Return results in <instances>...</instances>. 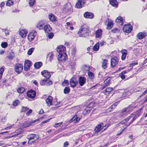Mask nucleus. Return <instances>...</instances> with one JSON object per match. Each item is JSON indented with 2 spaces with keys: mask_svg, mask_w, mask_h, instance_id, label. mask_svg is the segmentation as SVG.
Returning a JSON list of instances; mask_svg holds the SVG:
<instances>
[{
  "mask_svg": "<svg viewBox=\"0 0 147 147\" xmlns=\"http://www.w3.org/2000/svg\"><path fill=\"white\" fill-rule=\"evenodd\" d=\"M105 82L106 85H108L109 84V80L108 79H107L106 80H105Z\"/></svg>",
  "mask_w": 147,
  "mask_h": 147,
  "instance_id": "13d9d810",
  "label": "nucleus"
},
{
  "mask_svg": "<svg viewBox=\"0 0 147 147\" xmlns=\"http://www.w3.org/2000/svg\"><path fill=\"white\" fill-rule=\"evenodd\" d=\"M36 120H35L34 121L30 122L29 123H24L23 124V127H30L32 124H33L35 122Z\"/></svg>",
  "mask_w": 147,
  "mask_h": 147,
  "instance_id": "c756f323",
  "label": "nucleus"
},
{
  "mask_svg": "<svg viewBox=\"0 0 147 147\" xmlns=\"http://www.w3.org/2000/svg\"><path fill=\"white\" fill-rule=\"evenodd\" d=\"M69 53L71 54V55L74 56L76 53V50L75 48H73L69 51Z\"/></svg>",
  "mask_w": 147,
  "mask_h": 147,
  "instance_id": "4c0bfd02",
  "label": "nucleus"
},
{
  "mask_svg": "<svg viewBox=\"0 0 147 147\" xmlns=\"http://www.w3.org/2000/svg\"><path fill=\"white\" fill-rule=\"evenodd\" d=\"M1 45L2 48H5L7 47L8 44L6 42H4L1 43Z\"/></svg>",
  "mask_w": 147,
  "mask_h": 147,
  "instance_id": "37998d69",
  "label": "nucleus"
},
{
  "mask_svg": "<svg viewBox=\"0 0 147 147\" xmlns=\"http://www.w3.org/2000/svg\"><path fill=\"white\" fill-rule=\"evenodd\" d=\"M5 32H6V29H3L2 30V34L3 36H4L5 35Z\"/></svg>",
  "mask_w": 147,
  "mask_h": 147,
  "instance_id": "bf43d9fd",
  "label": "nucleus"
},
{
  "mask_svg": "<svg viewBox=\"0 0 147 147\" xmlns=\"http://www.w3.org/2000/svg\"><path fill=\"white\" fill-rule=\"evenodd\" d=\"M142 113L141 109H140L136 112L134 113H133L131 114V115H133L131 118H132V120L129 122L128 125H125L126 126L125 128L124 129L122 130V131H123L127 127L129 126L134 121L136 120Z\"/></svg>",
  "mask_w": 147,
  "mask_h": 147,
  "instance_id": "7ed1b4c3",
  "label": "nucleus"
},
{
  "mask_svg": "<svg viewBox=\"0 0 147 147\" xmlns=\"http://www.w3.org/2000/svg\"><path fill=\"white\" fill-rule=\"evenodd\" d=\"M42 64L41 62H38L34 64V67L36 68H38L42 66Z\"/></svg>",
  "mask_w": 147,
  "mask_h": 147,
  "instance_id": "473e14b6",
  "label": "nucleus"
},
{
  "mask_svg": "<svg viewBox=\"0 0 147 147\" xmlns=\"http://www.w3.org/2000/svg\"><path fill=\"white\" fill-rule=\"evenodd\" d=\"M25 90V89L22 87H20L17 90L18 92L19 93H22Z\"/></svg>",
  "mask_w": 147,
  "mask_h": 147,
  "instance_id": "c9c22d12",
  "label": "nucleus"
},
{
  "mask_svg": "<svg viewBox=\"0 0 147 147\" xmlns=\"http://www.w3.org/2000/svg\"><path fill=\"white\" fill-rule=\"evenodd\" d=\"M28 109V108L26 107H22L21 112H25L26 111H27Z\"/></svg>",
  "mask_w": 147,
  "mask_h": 147,
  "instance_id": "5fc2aeb1",
  "label": "nucleus"
},
{
  "mask_svg": "<svg viewBox=\"0 0 147 147\" xmlns=\"http://www.w3.org/2000/svg\"><path fill=\"white\" fill-rule=\"evenodd\" d=\"M27 31L25 29H23L20 31V36L22 38H24L26 36Z\"/></svg>",
  "mask_w": 147,
  "mask_h": 147,
  "instance_id": "4be33fe9",
  "label": "nucleus"
},
{
  "mask_svg": "<svg viewBox=\"0 0 147 147\" xmlns=\"http://www.w3.org/2000/svg\"><path fill=\"white\" fill-rule=\"evenodd\" d=\"M131 26L129 24L125 25L123 28V30L125 32L129 33L132 30Z\"/></svg>",
  "mask_w": 147,
  "mask_h": 147,
  "instance_id": "f8f14e48",
  "label": "nucleus"
},
{
  "mask_svg": "<svg viewBox=\"0 0 147 147\" xmlns=\"http://www.w3.org/2000/svg\"><path fill=\"white\" fill-rule=\"evenodd\" d=\"M109 2L113 6L117 7L118 3L116 0H110Z\"/></svg>",
  "mask_w": 147,
  "mask_h": 147,
  "instance_id": "cd10ccee",
  "label": "nucleus"
},
{
  "mask_svg": "<svg viewBox=\"0 0 147 147\" xmlns=\"http://www.w3.org/2000/svg\"><path fill=\"white\" fill-rule=\"evenodd\" d=\"M69 84V81L67 80H65L62 83V85L64 86H67Z\"/></svg>",
  "mask_w": 147,
  "mask_h": 147,
  "instance_id": "49530a36",
  "label": "nucleus"
},
{
  "mask_svg": "<svg viewBox=\"0 0 147 147\" xmlns=\"http://www.w3.org/2000/svg\"><path fill=\"white\" fill-rule=\"evenodd\" d=\"M80 37H85L89 35V30L87 28L82 26L78 32Z\"/></svg>",
  "mask_w": 147,
  "mask_h": 147,
  "instance_id": "f03ea898",
  "label": "nucleus"
},
{
  "mask_svg": "<svg viewBox=\"0 0 147 147\" xmlns=\"http://www.w3.org/2000/svg\"><path fill=\"white\" fill-rule=\"evenodd\" d=\"M34 49L33 48H32L29 49L27 53V54L29 55H30L32 54V53L33 52L34 50Z\"/></svg>",
  "mask_w": 147,
  "mask_h": 147,
  "instance_id": "8fccbe9b",
  "label": "nucleus"
},
{
  "mask_svg": "<svg viewBox=\"0 0 147 147\" xmlns=\"http://www.w3.org/2000/svg\"><path fill=\"white\" fill-rule=\"evenodd\" d=\"M132 115H131L130 116L124 119V121L126 123L131 118Z\"/></svg>",
  "mask_w": 147,
  "mask_h": 147,
  "instance_id": "864d4df0",
  "label": "nucleus"
},
{
  "mask_svg": "<svg viewBox=\"0 0 147 147\" xmlns=\"http://www.w3.org/2000/svg\"><path fill=\"white\" fill-rule=\"evenodd\" d=\"M29 4L30 6H33L35 1V0H29Z\"/></svg>",
  "mask_w": 147,
  "mask_h": 147,
  "instance_id": "3c124183",
  "label": "nucleus"
},
{
  "mask_svg": "<svg viewBox=\"0 0 147 147\" xmlns=\"http://www.w3.org/2000/svg\"><path fill=\"white\" fill-rule=\"evenodd\" d=\"M44 113V111L42 109H41L39 112V114H42Z\"/></svg>",
  "mask_w": 147,
  "mask_h": 147,
  "instance_id": "774afa93",
  "label": "nucleus"
},
{
  "mask_svg": "<svg viewBox=\"0 0 147 147\" xmlns=\"http://www.w3.org/2000/svg\"><path fill=\"white\" fill-rule=\"evenodd\" d=\"M9 31L8 30H7L6 29V32H5V36H7L9 34Z\"/></svg>",
  "mask_w": 147,
  "mask_h": 147,
  "instance_id": "338daca9",
  "label": "nucleus"
},
{
  "mask_svg": "<svg viewBox=\"0 0 147 147\" xmlns=\"http://www.w3.org/2000/svg\"><path fill=\"white\" fill-rule=\"evenodd\" d=\"M80 118V117H78L77 115H75L73 117L70 119V121L71 122H74L75 123H76L79 121Z\"/></svg>",
  "mask_w": 147,
  "mask_h": 147,
  "instance_id": "412c9836",
  "label": "nucleus"
},
{
  "mask_svg": "<svg viewBox=\"0 0 147 147\" xmlns=\"http://www.w3.org/2000/svg\"><path fill=\"white\" fill-rule=\"evenodd\" d=\"M36 32L35 31H33L28 35V39L29 41H31L34 39L36 35Z\"/></svg>",
  "mask_w": 147,
  "mask_h": 147,
  "instance_id": "ddd939ff",
  "label": "nucleus"
},
{
  "mask_svg": "<svg viewBox=\"0 0 147 147\" xmlns=\"http://www.w3.org/2000/svg\"><path fill=\"white\" fill-rule=\"evenodd\" d=\"M99 43H97L93 47V50L94 51H98L99 49Z\"/></svg>",
  "mask_w": 147,
  "mask_h": 147,
  "instance_id": "72a5a7b5",
  "label": "nucleus"
},
{
  "mask_svg": "<svg viewBox=\"0 0 147 147\" xmlns=\"http://www.w3.org/2000/svg\"><path fill=\"white\" fill-rule=\"evenodd\" d=\"M113 24L112 21H109L107 25V28L109 29H110L113 27Z\"/></svg>",
  "mask_w": 147,
  "mask_h": 147,
  "instance_id": "e433bc0d",
  "label": "nucleus"
},
{
  "mask_svg": "<svg viewBox=\"0 0 147 147\" xmlns=\"http://www.w3.org/2000/svg\"><path fill=\"white\" fill-rule=\"evenodd\" d=\"M128 71H129V70H127V71H124L122 72V73H121V74L124 75V74H125L126 73H127V72Z\"/></svg>",
  "mask_w": 147,
  "mask_h": 147,
  "instance_id": "0e129e2a",
  "label": "nucleus"
},
{
  "mask_svg": "<svg viewBox=\"0 0 147 147\" xmlns=\"http://www.w3.org/2000/svg\"><path fill=\"white\" fill-rule=\"evenodd\" d=\"M88 75L89 77L91 79H92L94 77L93 74L91 72L89 71L88 72Z\"/></svg>",
  "mask_w": 147,
  "mask_h": 147,
  "instance_id": "c03bdc74",
  "label": "nucleus"
},
{
  "mask_svg": "<svg viewBox=\"0 0 147 147\" xmlns=\"http://www.w3.org/2000/svg\"><path fill=\"white\" fill-rule=\"evenodd\" d=\"M122 53V56H121V59L123 60L125 59L127 53V51L125 49H124L121 51Z\"/></svg>",
  "mask_w": 147,
  "mask_h": 147,
  "instance_id": "393cba45",
  "label": "nucleus"
},
{
  "mask_svg": "<svg viewBox=\"0 0 147 147\" xmlns=\"http://www.w3.org/2000/svg\"><path fill=\"white\" fill-rule=\"evenodd\" d=\"M86 1L84 0H78L75 5V7L78 8H82L86 3Z\"/></svg>",
  "mask_w": 147,
  "mask_h": 147,
  "instance_id": "6e6552de",
  "label": "nucleus"
},
{
  "mask_svg": "<svg viewBox=\"0 0 147 147\" xmlns=\"http://www.w3.org/2000/svg\"><path fill=\"white\" fill-rule=\"evenodd\" d=\"M57 51L59 53L58 60L59 61L65 60L67 58L66 48L63 45H60L57 48Z\"/></svg>",
  "mask_w": 147,
  "mask_h": 147,
  "instance_id": "f257e3e1",
  "label": "nucleus"
},
{
  "mask_svg": "<svg viewBox=\"0 0 147 147\" xmlns=\"http://www.w3.org/2000/svg\"><path fill=\"white\" fill-rule=\"evenodd\" d=\"M70 82L71 86L74 88L78 84V82L76 78L73 77L70 80Z\"/></svg>",
  "mask_w": 147,
  "mask_h": 147,
  "instance_id": "2eb2a0df",
  "label": "nucleus"
},
{
  "mask_svg": "<svg viewBox=\"0 0 147 147\" xmlns=\"http://www.w3.org/2000/svg\"><path fill=\"white\" fill-rule=\"evenodd\" d=\"M49 18L51 21H55L56 20V17L53 14H49Z\"/></svg>",
  "mask_w": 147,
  "mask_h": 147,
  "instance_id": "a878e982",
  "label": "nucleus"
},
{
  "mask_svg": "<svg viewBox=\"0 0 147 147\" xmlns=\"http://www.w3.org/2000/svg\"><path fill=\"white\" fill-rule=\"evenodd\" d=\"M36 94V92L32 90H30L27 92V95L28 97L32 98H33L35 97Z\"/></svg>",
  "mask_w": 147,
  "mask_h": 147,
  "instance_id": "4468645a",
  "label": "nucleus"
},
{
  "mask_svg": "<svg viewBox=\"0 0 147 147\" xmlns=\"http://www.w3.org/2000/svg\"><path fill=\"white\" fill-rule=\"evenodd\" d=\"M4 71V68L1 67L0 68V79L1 78L3 75V73Z\"/></svg>",
  "mask_w": 147,
  "mask_h": 147,
  "instance_id": "a18cd8bd",
  "label": "nucleus"
},
{
  "mask_svg": "<svg viewBox=\"0 0 147 147\" xmlns=\"http://www.w3.org/2000/svg\"><path fill=\"white\" fill-rule=\"evenodd\" d=\"M52 97L50 96H49L48 98L46 100V103L47 106H50L51 105H53L52 104L53 102Z\"/></svg>",
  "mask_w": 147,
  "mask_h": 147,
  "instance_id": "6ab92c4d",
  "label": "nucleus"
},
{
  "mask_svg": "<svg viewBox=\"0 0 147 147\" xmlns=\"http://www.w3.org/2000/svg\"><path fill=\"white\" fill-rule=\"evenodd\" d=\"M27 138L29 140L28 143L30 144L32 143H34L39 138L38 136L34 134H31L27 136Z\"/></svg>",
  "mask_w": 147,
  "mask_h": 147,
  "instance_id": "20e7f679",
  "label": "nucleus"
},
{
  "mask_svg": "<svg viewBox=\"0 0 147 147\" xmlns=\"http://www.w3.org/2000/svg\"><path fill=\"white\" fill-rule=\"evenodd\" d=\"M47 36L50 39H52L54 36V34L52 32L47 33Z\"/></svg>",
  "mask_w": 147,
  "mask_h": 147,
  "instance_id": "09e8293b",
  "label": "nucleus"
},
{
  "mask_svg": "<svg viewBox=\"0 0 147 147\" xmlns=\"http://www.w3.org/2000/svg\"><path fill=\"white\" fill-rule=\"evenodd\" d=\"M31 62L28 60H26L25 61L24 64V69L26 71H27L29 69L31 65Z\"/></svg>",
  "mask_w": 147,
  "mask_h": 147,
  "instance_id": "9d476101",
  "label": "nucleus"
},
{
  "mask_svg": "<svg viewBox=\"0 0 147 147\" xmlns=\"http://www.w3.org/2000/svg\"><path fill=\"white\" fill-rule=\"evenodd\" d=\"M32 112V110L31 109H30L29 110L28 112L26 113V115L28 116Z\"/></svg>",
  "mask_w": 147,
  "mask_h": 147,
  "instance_id": "4d7b16f0",
  "label": "nucleus"
},
{
  "mask_svg": "<svg viewBox=\"0 0 147 147\" xmlns=\"http://www.w3.org/2000/svg\"><path fill=\"white\" fill-rule=\"evenodd\" d=\"M115 21L116 22L118 23L121 26L122 25L123 23V19L121 17H118L116 19Z\"/></svg>",
  "mask_w": 147,
  "mask_h": 147,
  "instance_id": "5701e85b",
  "label": "nucleus"
},
{
  "mask_svg": "<svg viewBox=\"0 0 147 147\" xmlns=\"http://www.w3.org/2000/svg\"><path fill=\"white\" fill-rule=\"evenodd\" d=\"M14 57L15 55L14 52L12 51L11 50L9 53L8 58L10 59H12Z\"/></svg>",
  "mask_w": 147,
  "mask_h": 147,
  "instance_id": "7c9ffc66",
  "label": "nucleus"
},
{
  "mask_svg": "<svg viewBox=\"0 0 147 147\" xmlns=\"http://www.w3.org/2000/svg\"><path fill=\"white\" fill-rule=\"evenodd\" d=\"M76 62L74 59H71L70 62V65L72 67H74L76 65Z\"/></svg>",
  "mask_w": 147,
  "mask_h": 147,
  "instance_id": "a19ab883",
  "label": "nucleus"
},
{
  "mask_svg": "<svg viewBox=\"0 0 147 147\" xmlns=\"http://www.w3.org/2000/svg\"><path fill=\"white\" fill-rule=\"evenodd\" d=\"M113 89L111 87H109L107 88L104 91V93L105 94H108L109 93L111 92V91L113 90Z\"/></svg>",
  "mask_w": 147,
  "mask_h": 147,
  "instance_id": "2f4dec72",
  "label": "nucleus"
},
{
  "mask_svg": "<svg viewBox=\"0 0 147 147\" xmlns=\"http://www.w3.org/2000/svg\"><path fill=\"white\" fill-rule=\"evenodd\" d=\"M102 30L100 29L97 30L95 33V36L96 38H99L102 35Z\"/></svg>",
  "mask_w": 147,
  "mask_h": 147,
  "instance_id": "b1692460",
  "label": "nucleus"
},
{
  "mask_svg": "<svg viewBox=\"0 0 147 147\" xmlns=\"http://www.w3.org/2000/svg\"><path fill=\"white\" fill-rule=\"evenodd\" d=\"M44 26V25L42 23L40 22L38 24L37 27L39 28L40 27H43Z\"/></svg>",
  "mask_w": 147,
  "mask_h": 147,
  "instance_id": "603ef678",
  "label": "nucleus"
},
{
  "mask_svg": "<svg viewBox=\"0 0 147 147\" xmlns=\"http://www.w3.org/2000/svg\"><path fill=\"white\" fill-rule=\"evenodd\" d=\"M14 68L16 72L18 74H20L22 71L23 66L21 63H16L15 65Z\"/></svg>",
  "mask_w": 147,
  "mask_h": 147,
  "instance_id": "423d86ee",
  "label": "nucleus"
},
{
  "mask_svg": "<svg viewBox=\"0 0 147 147\" xmlns=\"http://www.w3.org/2000/svg\"><path fill=\"white\" fill-rule=\"evenodd\" d=\"M20 104V101L18 100H16L13 102V105L14 106H16Z\"/></svg>",
  "mask_w": 147,
  "mask_h": 147,
  "instance_id": "ea45409f",
  "label": "nucleus"
},
{
  "mask_svg": "<svg viewBox=\"0 0 147 147\" xmlns=\"http://www.w3.org/2000/svg\"><path fill=\"white\" fill-rule=\"evenodd\" d=\"M147 36V32H140L137 35V36L138 38L139 39H142L144 38Z\"/></svg>",
  "mask_w": 147,
  "mask_h": 147,
  "instance_id": "a211bd4d",
  "label": "nucleus"
},
{
  "mask_svg": "<svg viewBox=\"0 0 147 147\" xmlns=\"http://www.w3.org/2000/svg\"><path fill=\"white\" fill-rule=\"evenodd\" d=\"M51 29V28L49 25H47L44 27V30L46 32H50Z\"/></svg>",
  "mask_w": 147,
  "mask_h": 147,
  "instance_id": "bb28decb",
  "label": "nucleus"
},
{
  "mask_svg": "<svg viewBox=\"0 0 147 147\" xmlns=\"http://www.w3.org/2000/svg\"><path fill=\"white\" fill-rule=\"evenodd\" d=\"M132 106L129 105L128 107L123 108L121 112V115L124 116L129 114L132 109Z\"/></svg>",
  "mask_w": 147,
  "mask_h": 147,
  "instance_id": "39448f33",
  "label": "nucleus"
},
{
  "mask_svg": "<svg viewBox=\"0 0 147 147\" xmlns=\"http://www.w3.org/2000/svg\"><path fill=\"white\" fill-rule=\"evenodd\" d=\"M41 74L47 79H49L51 76V74L47 70H44L42 71L41 72Z\"/></svg>",
  "mask_w": 147,
  "mask_h": 147,
  "instance_id": "f3484780",
  "label": "nucleus"
},
{
  "mask_svg": "<svg viewBox=\"0 0 147 147\" xmlns=\"http://www.w3.org/2000/svg\"><path fill=\"white\" fill-rule=\"evenodd\" d=\"M111 32H112L114 33H118L119 32L120 30L118 28H115L112 29L111 30Z\"/></svg>",
  "mask_w": 147,
  "mask_h": 147,
  "instance_id": "79ce46f5",
  "label": "nucleus"
},
{
  "mask_svg": "<svg viewBox=\"0 0 147 147\" xmlns=\"http://www.w3.org/2000/svg\"><path fill=\"white\" fill-rule=\"evenodd\" d=\"M116 105H116V103H115V104L114 105H113L111 106L110 108L111 109H114Z\"/></svg>",
  "mask_w": 147,
  "mask_h": 147,
  "instance_id": "e2e57ef3",
  "label": "nucleus"
},
{
  "mask_svg": "<svg viewBox=\"0 0 147 147\" xmlns=\"http://www.w3.org/2000/svg\"><path fill=\"white\" fill-rule=\"evenodd\" d=\"M68 145V142H66L64 144V146L65 147H67Z\"/></svg>",
  "mask_w": 147,
  "mask_h": 147,
  "instance_id": "680f3d73",
  "label": "nucleus"
},
{
  "mask_svg": "<svg viewBox=\"0 0 147 147\" xmlns=\"http://www.w3.org/2000/svg\"><path fill=\"white\" fill-rule=\"evenodd\" d=\"M84 16L87 18L92 19L94 18V16L93 13L89 12H86L84 14Z\"/></svg>",
  "mask_w": 147,
  "mask_h": 147,
  "instance_id": "aec40b11",
  "label": "nucleus"
},
{
  "mask_svg": "<svg viewBox=\"0 0 147 147\" xmlns=\"http://www.w3.org/2000/svg\"><path fill=\"white\" fill-rule=\"evenodd\" d=\"M138 63L137 62H136L134 63H132L130 64V67H133L135 65L138 64Z\"/></svg>",
  "mask_w": 147,
  "mask_h": 147,
  "instance_id": "052dcab7",
  "label": "nucleus"
},
{
  "mask_svg": "<svg viewBox=\"0 0 147 147\" xmlns=\"http://www.w3.org/2000/svg\"><path fill=\"white\" fill-rule=\"evenodd\" d=\"M108 60L106 59L103 60L102 63V68L105 69L107 67Z\"/></svg>",
  "mask_w": 147,
  "mask_h": 147,
  "instance_id": "c85d7f7f",
  "label": "nucleus"
},
{
  "mask_svg": "<svg viewBox=\"0 0 147 147\" xmlns=\"http://www.w3.org/2000/svg\"><path fill=\"white\" fill-rule=\"evenodd\" d=\"M109 126V125H104L103 123H101L98 124L94 130L96 133H98L100 131L103 127H106L107 128Z\"/></svg>",
  "mask_w": 147,
  "mask_h": 147,
  "instance_id": "1a4fd4ad",
  "label": "nucleus"
},
{
  "mask_svg": "<svg viewBox=\"0 0 147 147\" xmlns=\"http://www.w3.org/2000/svg\"><path fill=\"white\" fill-rule=\"evenodd\" d=\"M86 78L84 77L80 76L78 78V82L80 86L84 85L86 82Z\"/></svg>",
  "mask_w": 147,
  "mask_h": 147,
  "instance_id": "dca6fc26",
  "label": "nucleus"
},
{
  "mask_svg": "<svg viewBox=\"0 0 147 147\" xmlns=\"http://www.w3.org/2000/svg\"><path fill=\"white\" fill-rule=\"evenodd\" d=\"M120 75L121 76V77L122 79H123L125 78V76L124 75L121 74Z\"/></svg>",
  "mask_w": 147,
  "mask_h": 147,
  "instance_id": "69168bd1",
  "label": "nucleus"
},
{
  "mask_svg": "<svg viewBox=\"0 0 147 147\" xmlns=\"http://www.w3.org/2000/svg\"><path fill=\"white\" fill-rule=\"evenodd\" d=\"M119 62V59L116 57H114L111 59V66L112 67H114L116 66Z\"/></svg>",
  "mask_w": 147,
  "mask_h": 147,
  "instance_id": "0eeeda50",
  "label": "nucleus"
},
{
  "mask_svg": "<svg viewBox=\"0 0 147 147\" xmlns=\"http://www.w3.org/2000/svg\"><path fill=\"white\" fill-rule=\"evenodd\" d=\"M40 83L42 86H49L53 83L51 81L47 79L42 80L40 81Z\"/></svg>",
  "mask_w": 147,
  "mask_h": 147,
  "instance_id": "9b49d317",
  "label": "nucleus"
},
{
  "mask_svg": "<svg viewBox=\"0 0 147 147\" xmlns=\"http://www.w3.org/2000/svg\"><path fill=\"white\" fill-rule=\"evenodd\" d=\"M13 1L11 0H8L7 1L6 4L7 5L10 6L13 4Z\"/></svg>",
  "mask_w": 147,
  "mask_h": 147,
  "instance_id": "de8ad7c7",
  "label": "nucleus"
},
{
  "mask_svg": "<svg viewBox=\"0 0 147 147\" xmlns=\"http://www.w3.org/2000/svg\"><path fill=\"white\" fill-rule=\"evenodd\" d=\"M54 56L53 53V52L49 53L47 55V57H49V60L51 61L53 58Z\"/></svg>",
  "mask_w": 147,
  "mask_h": 147,
  "instance_id": "f704fd0d",
  "label": "nucleus"
},
{
  "mask_svg": "<svg viewBox=\"0 0 147 147\" xmlns=\"http://www.w3.org/2000/svg\"><path fill=\"white\" fill-rule=\"evenodd\" d=\"M62 123H63L62 122H61L59 123H55L54 125V126L55 127H58V126H60Z\"/></svg>",
  "mask_w": 147,
  "mask_h": 147,
  "instance_id": "6e6d98bb",
  "label": "nucleus"
},
{
  "mask_svg": "<svg viewBox=\"0 0 147 147\" xmlns=\"http://www.w3.org/2000/svg\"><path fill=\"white\" fill-rule=\"evenodd\" d=\"M70 89L69 87H65L64 89V93L65 94H68L70 92Z\"/></svg>",
  "mask_w": 147,
  "mask_h": 147,
  "instance_id": "58836bf2",
  "label": "nucleus"
}]
</instances>
